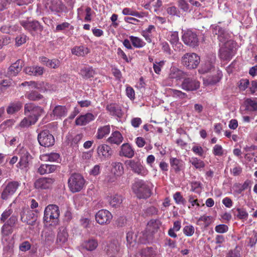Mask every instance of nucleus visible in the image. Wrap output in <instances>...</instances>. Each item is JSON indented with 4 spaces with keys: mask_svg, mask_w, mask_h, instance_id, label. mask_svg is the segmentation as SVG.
<instances>
[{
    "mask_svg": "<svg viewBox=\"0 0 257 257\" xmlns=\"http://www.w3.org/2000/svg\"><path fill=\"white\" fill-rule=\"evenodd\" d=\"M158 211V209L156 207L154 206H151L150 207L147 208L145 210V213L146 214V215L151 216L157 214Z\"/></svg>",
    "mask_w": 257,
    "mask_h": 257,
    "instance_id": "61",
    "label": "nucleus"
},
{
    "mask_svg": "<svg viewBox=\"0 0 257 257\" xmlns=\"http://www.w3.org/2000/svg\"><path fill=\"white\" fill-rule=\"evenodd\" d=\"M27 39V36L24 34L17 36L15 38L16 46L17 47L21 46L26 42Z\"/></svg>",
    "mask_w": 257,
    "mask_h": 257,
    "instance_id": "46",
    "label": "nucleus"
},
{
    "mask_svg": "<svg viewBox=\"0 0 257 257\" xmlns=\"http://www.w3.org/2000/svg\"><path fill=\"white\" fill-rule=\"evenodd\" d=\"M43 112V109L41 107L33 103H27L25 105V113L29 115L33 120L36 119V122Z\"/></svg>",
    "mask_w": 257,
    "mask_h": 257,
    "instance_id": "10",
    "label": "nucleus"
},
{
    "mask_svg": "<svg viewBox=\"0 0 257 257\" xmlns=\"http://www.w3.org/2000/svg\"><path fill=\"white\" fill-rule=\"evenodd\" d=\"M250 184L249 180H246L243 184L236 183L233 185L234 191L237 194H240L243 191L246 189Z\"/></svg>",
    "mask_w": 257,
    "mask_h": 257,
    "instance_id": "34",
    "label": "nucleus"
},
{
    "mask_svg": "<svg viewBox=\"0 0 257 257\" xmlns=\"http://www.w3.org/2000/svg\"><path fill=\"white\" fill-rule=\"evenodd\" d=\"M24 62L20 59L12 64L8 68L7 75L10 77L16 76L21 71Z\"/></svg>",
    "mask_w": 257,
    "mask_h": 257,
    "instance_id": "17",
    "label": "nucleus"
},
{
    "mask_svg": "<svg viewBox=\"0 0 257 257\" xmlns=\"http://www.w3.org/2000/svg\"><path fill=\"white\" fill-rule=\"evenodd\" d=\"M168 39L172 44H177L179 41L178 33L177 32H171L168 36Z\"/></svg>",
    "mask_w": 257,
    "mask_h": 257,
    "instance_id": "49",
    "label": "nucleus"
},
{
    "mask_svg": "<svg viewBox=\"0 0 257 257\" xmlns=\"http://www.w3.org/2000/svg\"><path fill=\"white\" fill-rule=\"evenodd\" d=\"M174 199L176 202L178 204H185L186 203V200L183 198L181 195L180 192H177L174 195Z\"/></svg>",
    "mask_w": 257,
    "mask_h": 257,
    "instance_id": "53",
    "label": "nucleus"
},
{
    "mask_svg": "<svg viewBox=\"0 0 257 257\" xmlns=\"http://www.w3.org/2000/svg\"><path fill=\"white\" fill-rule=\"evenodd\" d=\"M20 25L27 31L32 34L33 32L40 33L43 30V27L37 20L20 21Z\"/></svg>",
    "mask_w": 257,
    "mask_h": 257,
    "instance_id": "7",
    "label": "nucleus"
},
{
    "mask_svg": "<svg viewBox=\"0 0 257 257\" xmlns=\"http://www.w3.org/2000/svg\"><path fill=\"white\" fill-rule=\"evenodd\" d=\"M55 181L52 178L42 177L37 179L34 185L37 189H47L52 186Z\"/></svg>",
    "mask_w": 257,
    "mask_h": 257,
    "instance_id": "14",
    "label": "nucleus"
},
{
    "mask_svg": "<svg viewBox=\"0 0 257 257\" xmlns=\"http://www.w3.org/2000/svg\"><path fill=\"white\" fill-rule=\"evenodd\" d=\"M47 159L50 162H56L59 160L60 155L58 153H53L46 155Z\"/></svg>",
    "mask_w": 257,
    "mask_h": 257,
    "instance_id": "54",
    "label": "nucleus"
},
{
    "mask_svg": "<svg viewBox=\"0 0 257 257\" xmlns=\"http://www.w3.org/2000/svg\"><path fill=\"white\" fill-rule=\"evenodd\" d=\"M125 164L127 167L130 168L133 172L139 175L145 176L148 173V170L142 165L139 159L127 160L125 162Z\"/></svg>",
    "mask_w": 257,
    "mask_h": 257,
    "instance_id": "6",
    "label": "nucleus"
},
{
    "mask_svg": "<svg viewBox=\"0 0 257 257\" xmlns=\"http://www.w3.org/2000/svg\"><path fill=\"white\" fill-rule=\"evenodd\" d=\"M60 210L56 205L50 204L45 209L43 220L44 222L50 223L51 225L58 224Z\"/></svg>",
    "mask_w": 257,
    "mask_h": 257,
    "instance_id": "1",
    "label": "nucleus"
},
{
    "mask_svg": "<svg viewBox=\"0 0 257 257\" xmlns=\"http://www.w3.org/2000/svg\"><path fill=\"white\" fill-rule=\"evenodd\" d=\"M111 171L115 176H120L123 173V167L120 162H113L111 164Z\"/></svg>",
    "mask_w": 257,
    "mask_h": 257,
    "instance_id": "31",
    "label": "nucleus"
},
{
    "mask_svg": "<svg viewBox=\"0 0 257 257\" xmlns=\"http://www.w3.org/2000/svg\"><path fill=\"white\" fill-rule=\"evenodd\" d=\"M249 84L248 79H241L239 81V88L240 90H244L247 88Z\"/></svg>",
    "mask_w": 257,
    "mask_h": 257,
    "instance_id": "62",
    "label": "nucleus"
},
{
    "mask_svg": "<svg viewBox=\"0 0 257 257\" xmlns=\"http://www.w3.org/2000/svg\"><path fill=\"white\" fill-rule=\"evenodd\" d=\"M25 96L31 101L39 100L43 98V96L36 91H31L27 92Z\"/></svg>",
    "mask_w": 257,
    "mask_h": 257,
    "instance_id": "37",
    "label": "nucleus"
},
{
    "mask_svg": "<svg viewBox=\"0 0 257 257\" xmlns=\"http://www.w3.org/2000/svg\"><path fill=\"white\" fill-rule=\"evenodd\" d=\"M37 219V215L29 209H23L21 212V220L23 222L30 225H34Z\"/></svg>",
    "mask_w": 257,
    "mask_h": 257,
    "instance_id": "11",
    "label": "nucleus"
},
{
    "mask_svg": "<svg viewBox=\"0 0 257 257\" xmlns=\"http://www.w3.org/2000/svg\"><path fill=\"white\" fill-rule=\"evenodd\" d=\"M36 123V119L33 120L31 117L28 115V117H25L20 123V126L21 128H27L34 124Z\"/></svg>",
    "mask_w": 257,
    "mask_h": 257,
    "instance_id": "39",
    "label": "nucleus"
},
{
    "mask_svg": "<svg viewBox=\"0 0 257 257\" xmlns=\"http://www.w3.org/2000/svg\"><path fill=\"white\" fill-rule=\"evenodd\" d=\"M110 133V126L105 125L99 128L98 130L97 138L98 139H102L105 136L108 135Z\"/></svg>",
    "mask_w": 257,
    "mask_h": 257,
    "instance_id": "41",
    "label": "nucleus"
},
{
    "mask_svg": "<svg viewBox=\"0 0 257 257\" xmlns=\"http://www.w3.org/2000/svg\"><path fill=\"white\" fill-rule=\"evenodd\" d=\"M68 236V233L65 229H63L62 230L60 229L58 233L57 241L60 243H65L67 240Z\"/></svg>",
    "mask_w": 257,
    "mask_h": 257,
    "instance_id": "42",
    "label": "nucleus"
},
{
    "mask_svg": "<svg viewBox=\"0 0 257 257\" xmlns=\"http://www.w3.org/2000/svg\"><path fill=\"white\" fill-rule=\"evenodd\" d=\"M46 7L51 12L56 13L62 12L66 9L65 6L60 0L51 1L50 3H47Z\"/></svg>",
    "mask_w": 257,
    "mask_h": 257,
    "instance_id": "16",
    "label": "nucleus"
},
{
    "mask_svg": "<svg viewBox=\"0 0 257 257\" xmlns=\"http://www.w3.org/2000/svg\"><path fill=\"white\" fill-rule=\"evenodd\" d=\"M37 139L39 144L45 148L52 147L55 143L54 136L47 130L41 131L38 134Z\"/></svg>",
    "mask_w": 257,
    "mask_h": 257,
    "instance_id": "5",
    "label": "nucleus"
},
{
    "mask_svg": "<svg viewBox=\"0 0 257 257\" xmlns=\"http://www.w3.org/2000/svg\"><path fill=\"white\" fill-rule=\"evenodd\" d=\"M247 109L250 111L257 110V102L250 99L246 100Z\"/></svg>",
    "mask_w": 257,
    "mask_h": 257,
    "instance_id": "52",
    "label": "nucleus"
},
{
    "mask_svg": "<svg viewBox=\"0 0 257 257\" xmlns=\"http://www.w3.org/2000/svg\"><path fill=\"white\" fill-rule=\"evenodd\" d=\"M33 84V86L35 88L39 89L40 91H46L51 90L50 85L47 82H40L36 83L35 82H31Z\"/></svg>",
    "mask_w": 257,
    "mask_h": 257,
    "instance_id": "32",
    "label": "nucleus"
},
{
    "mask_svg": "<svg viewBox=\"0 0 257 257\" xmlns=\"http://www.w3.org/2000/svg\"><path fill=\"white\" fill-rule=\"evenodd\" d=\"M97 152L98 157L103 160L109 159L113 154V151L110 147L106 144L98 146Z\"/></svg>",
    "mask_w": 257,
    "mask_h": 257,
    "instance_id": "15",
    "label": "nucleus"
},
{
    "mask_svg": "<svg viewBox=\"0 0 257 257\" xmlns=\"http://www.w3.org/2000/svg\"><path fill=\"white\" fill-rule=\"evenodd\" d=\"M257 241V233L256 232H253V235L249 238V242L248 245L250 246L251 247H253L255 245Z\"/></svg>",
    "mask_w": 257,
    "mask_h": 257,
    "instance_id": "64",
    "label": "nucleus"
},
{
    "mask_svg": "<svg viewBox=\"0 0 257 257\" xmlns=\"http://www.w3.org/2000/svg\"><path fill=\"white\" fill-rule=\"evenodd\" d=\"M107 251L110 253L115 254L119 250V246L114 243H110L108 245Z\"/></svg>",
    "mask_w": 257,
    "mask_h": 257,
    "instance_id": "51",
    "label": "nucleus"
},
{
    "mask_svg": "<svg viewBox=\"0 0 257 257\" xmlns=\"http://www.w3.org/2000/svg\"><path fill=\"white\" fill-rule=\"evenodd\" d=\"M184 72L175 67H172L170 69L169 74V79L176 80H180L184 77Z\"/></svg>",
    "mask_w": 257,
    "mask_h": 257,
    "instance_id": "20",
    "label": "nucleus"
},
{
    "mask_svg": "<svg viewBox=\"0 0 257 257\" xmlns=\"http://www.w3.org/2000/svg\"><path fill=\"white\" fill-rule=\"evenodd\" d=\"M94 115L91 113H87L84 115H81L75 120V123L78 125H85L90 121L94 120Z\"/></svg>",
    "mask_w": 257,
    "mask_h": 257,
    "instance_id": "19",
    "label": "nucleus"
},
{
    "mask_svg": "<svg viewBox=\"0 0 257 257\" xmlns=\"http://www.w3.org/2000/svg\"><path fill=\"white\" fill-rule=\"evenodd\" d=\"M219 57L220 59L227 60H229L232 55V50L226 46L220 48L219 49Z\"/></svg>",
    "mask_w": 257,
    "mask_h": 257,
    "instance_id": "26",
    "label": "nucleus"
},
{
    "mask_svg": "<svg viewBox=\"0 0 257 257\" xmlns=\"http://www.w3.org/2000/svg\"><path fill=\"white\" fill-rule=\"evenodd\" d=\"M60 64V62L58 59H55L50 60L48 61V63L47 64V66L52 68H57L59 67Z\"/></svg>",
    "mask_w": 257,
    "mask_h": 257,
    "instance_id": "55",
    "label": "nucleus"
},
{
    "mask_svg": "<svg viewBox=\"0 0 257 257\" xmlns=\"http://www.w3.org/2000/svg\"><path fill=\"white\" fill-rule=\"evenodd\" d=\"M181 88L187 91L197 90L200 87V82L196 79L187 77L184 79L181 83Z\"/></svg>",
    "mask_w": 257,
    "mask_h": 257,
    "instance_id": "12",
    "label": "nucleus"
},
{
    "mask_svg": "<svg viewBox=\"0 0 257 257\" xmlns=\"http://www.w3.org/2000/svg\"><path fill=\"white\" fill-rule=\"evenodd\" d=\"M200 62V57L195 53H187L181 58V63L188 69H194Z\"/></svg>",
    "mask_w": 257,
    "mask_h": 257,
    "instance_id": "3",
    "label": "nucleus"
},
{
    "mask_svg": "<svg viewBox=\"0 0 257 257\" xmlns=\"http://www.w3.org/2000/svg\"><path fill=\"white\" fill-rule=\"evenodd\" d=\"M98 246L97 241L94 239H90L84 243V247L88 250L92 251L94 250Z\"/></svg>",
    "mask_w": 257,
    "mask_h": 257,
    "instance_id": "38",
    "label": "nucleus"
},
{
    "mask_svg": "<svg viewBox=\"0 0 257 257\" xmlns=\"http://www.w3.org/2000/svg\"><path fill=\"white\" fill-rule=\"evenodd\" d=\"M13 226L5 223L2 228V232L4 235L8 236L13 232Z\"/></svg>",
    "mask_w": 257,
    "mask_h": 257,
    "instance_id": "50",
    "label": "nucleus"
},
{
    "mask_svg": "<svg viewBox=\"0 0 257 257\" xmlns=\"http://www.w3.org/2000/svg\"><path fill=\"white\" fill-rule=\"evenodd\" d=\"M170 164L175 172H179L183 166V162L177 158H172L170 159Z\"/></svg>",
    "mask_w": 257,
    "mask_h": 257,
    "instance_id": "36",
    "label": "nucleus"
},
{
    "mask_svg": "<svg viewBox=\"0 0 257 257\" xmlns=\"http://www.w3.org/2000/svg\"><path fill=\"white\" fill-rule=\"evenodd\" d=\"M182 39L186 45L194 48L199 45V40L197 34L191 31H185L182 36Z\"/></svg>",
    "mask_w": 257,
    "mask_h": 257,
    "instance_id": "9",
    "label": "nucleus"
},
{
    "mask_svg": "<svg viewBox=\"0 0 257 257\" xmlns=\"http://www.w3.org/2000/svg\"><path fill=\"white\" fill-rule=\"evenodd\" d=\"M236 211L238 213L236 215V217L240 220H246L248 218V213L243 208H237Z\"/></svg>",
    "mask_w": 257,
    "mask_h": 257,
    "instance_id": "45",
    "label": "nucleus"
},
{
    "mask_svg": "<svg viewBox=\"0 0 257 257\" xmlns=\"http://www.w3.org/2000/svg\"><path fill=\"white\" fill-rule=\"evenodd\" d=\"M110 206L113 207L119 206L122 201V196L120 195L114 194L113 195L108 196L107 198Z\"/></svg>",
    "mask_w": 257,
    "mask_h": 257,
    "instance_id": "23",
    "label": "nucleus"
},
{
    "mask_svg": "<svg viewBox=\"0 0 257 257\" xmlns=\"http://www.w3.org/2000/svg\"><path fill=\"white\" fill-rule=\"evenodd\" d=\"M167 12L168 14L172 16H179V11L175 7H170L167 8Z\"/></svg>",
    "mask_w": 257,
    "mask_h": 257,
    "instance_id": "63",
    "label": "nucleus"
},
{
    "mask_svg": "<svg viewBox=\"0 0 257 257\" xmlns=\"http://www.w3.org/2000/svg\"><path fill=\"white\" fill-rule=\"evenodd\" d=\"M228 229V226L225 224H219L216 225L215 230V231L220 233H225L227 231Z\"/></svg>",
    "mask_w": 257,
    "mask_h": 257,
    "instance_id": "57",
    "label": "nucleus"
},
{
    "mask_svg": "<svg viewBox=\"0 0 257 257\" xmlns=\"http://www.w3.org/2000/svg\"><path fill=\"white\" fill-rule=\"evenodd\" d=\"M31 158V156L28 152H24L21 157L20 161L18 164L20 165V167L22 169L27 167Z\"/></svg>",
    "mask_w": 257,
    "mask_h": 257,
    "instance_id": "30",
    "label": "nucleus"
},
{
    "mask_svg": "<svg viewBox=\"0 0 257 257\" xmlns=\"http://www.w3.org/2000/svg\"><path fill=\"white\" fill-rule=\"evenodd\" d=\"M150 185L142 180H139L134 184L133 189L138 198L146 199L151 196L152 191Z\"/></svg>",
    "mask_w": 257,
    "mask_h": 257,
    "instance_id": "2",
    "label": "nucleus"
},
{
    "mask_svg": "<svg viewBox=\"0 0 257 257\" xmlns=\"http://www.w3.org/2000/svg\"><path fill=\"white\" fill-rule=\"evenodd\" d=\"M161 222L158 219H152L147 224V229L151 233H153L156 232L160 228Z\"/></svg>",
    "mask_w": 257,
    "mask_h": 257,
    "instance_id": "28",
    "label": "nucleus"
},
{
    "mask_svg": "<svg viewBox=\"0 0 257 257\" xmlns=\"http://www.w3.org/2000/svg\"><path fill=\"white\" fill-rule=\"evenodd\" d=\"M31 248V244L28 241H25L19 245V249L22 251H26Z\"/></svg>",
    "mask_w": 257,
    "mask_h": 257,
    "instance_id": "59",
    "label": "nucleus"
},
{
    "mask_svg": "<svg viewBox=\"0 0 257 257\" xmlns=\"http://www.w3.org/2000/svg\"><path fill=\"white\" fill-rule=\"evenodd\" d=\"M67 113V109L65 106L57 105L53 109L51 116H53L54 117L56 118H61L62 117H65Z\"/></svg>",
    "mask_w": 257,
    "mask_h": 257,
    "instance_id": "21",
    "label": "nucleus"
},
{
    "mask_svg": "<svg viewBox=\"0 0 257 257\" xmlns=\"http://www.w3.org/2000/svg\"><path fill=\"white\" fill-rule=\"evenodd\" d=\"M214 68V65L212 63L210 62H206L199 69V72L200 73H205L210 71L212 68Z\"/></svg>",
    "mask_w": 257,
    "mask_h": 257,
    "instance_id": "44",
    "label": "nucleus"
},
{
    "mask_svg": "<svg viewBox=\"0 0 257 257\" xmlns=\"http://www.w3.org/2000/svg\"><path fill=\"white\" fill-rule=\"evenodd\" d=\"M80 74L83 78L89 79L93 77L95 72L91 67H84L80 70Z\"/></svg>",
    "mask_w": 257,
    "mask_h": 257,
    "instance_id": "29",
    "label": "nucleus"
},
{
    "mask_svg": "<svg viewBox=\"0 0 257 257\" xmlns=\"http://www.w3.org/2000/svg\"><path fill=\"white\" fill-rule=\"evenodd\" d=\"M123 140L121 134L118 131L113 132L108 138L107 142L111 144L119 145Z\"/></svg>",
    "mask_w": 257,
    "mask_h": 257,
    "instance_id": "25",
    "label": "nucleus"
},
{
    "mask_svg": "<svg viewBox=\"0 0 257 257\" xmlns=\"http://www.w3.org/2000/svg\"><path fill=\"white\" fill-rule=\"evenodd\" d=\"M122 14L124 15H131L133 16H135L138 18H141L142 16L141 14L137 12H135L131 10V9L126 8H124L122 12Z\"/></svg>",
    "mask_w": 257,
    "mask_h": 257,
    "instance_id": "48",
    "label": "nucleus"
},
{
    "mask_svg": "<svg viewBox=\"0 0 257 257\" xmlns=\"http://www.w3.org/2000/svg\"><path fill=\"white\" fill-rule=\"evenodd\" d=\"M20 184L18 181H11L8 183L4 187L1 193V198L7 200L16 192Z\"/></svg>",
    "mask_w": 257,
    "mask_h": 257,
    "instance_id": "8",
    "label": "nucleus"
},
{
    "mask_svg": "<svg viewBox=\"0 0 257 257\" xmlns=\"http://www.w3.org/2000/svg\"><path fill=\"white\" fill-rule=\"evenodd\" d=\"M112 218L111 213L107 210L102 209L95 215V219L100 224H108Z\"/></svg>",
    "mask_w": 257,
    "mask_h": 257,
    "instance_id": "13",
    "label": "nucleus"
},
{
    "mask_svg": "<svg viewBox=\"0 0 257 257\" xmlns=\"http://www.w3.org/2000/svg\"><path fill=\"white\" fill-rule=\"evenodd\" d=\"M130 39L135 47L142 48L146 44L145 42L138 37L131 36L130 37Z\"/></svg>",
    "mask_w": 257,
    "mask_h": 257,
    "instance_id": "40",
    "label": "nucleus"
},
{
    "mask_svg": "<svg viewBox=\"0 0 257 257\" xmlns=\"http://www.w3.org/2000/svg\"><path fill=\"white\" fill-rule=\"evenodd\" d=\"M106 109L110 113L114 116L120 117L122 116V111L120 107L116 104L111 103L106 106Z\"/></svg>",
    "mask_w": 257,
    "mask_h": 257,
    "instance_id": "22",
    "label": "nucleus"
},
{
    "mask_svg": "<svg viewBox=\"0 0 257 257\" xmlns=\"http://www.w3.org/2000/svg\"><path fill=\"white\" fill-rule=\"evenodd\" d=\"M22 107V103L20 101L11 103L7 108V112L9 114H13L19 111Z\"/></svg>",
    "mask_w": 257,
    "mask_h": 257,
    "instance_id": "27",
    "label": "nucleus"
},
{
    "mask_svg": "<svg viewBox=\"0 0 257 257\" xmlns=\"http://www.w3.org/2000/svg\"><path fill=\"white\" fill-rule=\"evenodd\" d=\"M137 235L132 231H128L126 234V241L130 247H133L137 242Z\"/></svg>",
    "mask_w": 257,
    "mask_h": 257,
    "instance_id": "33",
    "label": "nucleus"
},
{
    "mask_svg": "<svg viewBox=\"0 0 257 257\" xmlns=\"http://www.w3.org/2000/svg\"><path fill=\"white\" fill-rule=\"evenodd\" d=\"M171 95L174 98L181 99L186 98L187 96L186 93L176 89H171Z\"/></svg>",
    "mask_w": 257,
    "mask_h": 257,
    "instance_id": "47",
    "label": "nucleus"
},
{
    "mask_svg": "<svg viewBox=\"0 0 257 257\" xmlns=\"http://www.w3.org/2000/svg\"><path fill=\"white\" fill-rule=\"evenodd\" d=\"M189 162L196 169H201L205 167L204 162L200 159H198L197 158H191Z\"/></svg>",
    "mask_w": 257,
    "mask_h": 257,
    "instance_id": "43",
    "label": "nucleus"
},
{
    "mask_svg": "<svg viewBox=\"0 0 257 257\" xmlns=\"http://www.w3.org/2000/svg\"><path fill=\"white\" fill-rule=\"evenodd\" d=\"M88 53V49L84 46L75 47L72 49V53L78 56H84Z\"/></svg>",
    "mask_w": 257,
    "mask_h": 257,
    "instance_id": "35",
    "label": "nucleus"
},
{
    "mask_svg": "<svg viewBox=\"0 0 257 257\" xmlns=\"http://www.w3.org/2000/svg\"><path fill=\"white\" fill-rule=\"evenodd\" d=\"M12 41V39L10 37L5 36L3 37L0 39V49H1L4 46L9 44Z\"/></svg>",
    "mask_w": 257,
    "mask_h": 257,
    "instance_id": "56",
    "label": "nucleus"
},
{
    "mask_svg": "<svg viewBox=\"0 0 257 257\" xmlns=\"http://www.w3.org/2000/svg\"><path fill=\"white\" fill-rule=\"evenodd\" d=\"M121 150L119 152L120 156L132 158L134 157L135 152L132 147L128 143H125L121 145Z\"/></svg>",
    "mask_w": 257,
    "mask_h": 257,
    "instance_id": "18",
    "label": "nucleus"
},
{
    "mask_svg": "<svg viewBox=\"0 0 257 257\" xmlns=\"http://www.w3.org/2000/svg\"><path fill=\"white\" fill-rule=\"evenodd\" d=\"M213 33L218 35V38L220 41L224 42L227 39V35L224 30L219 26H215L213 27Z\"/></svg>",
    "mask_w": 257,
    "mask_h": 257,
    "instance_id": "24",
    "label": "nucleus"
},
{
    "mask_svg": "<svg viewBox=\"0 0 257 257\" xmlns=\"http://www.w3.org/2000/svg\"><path fill=\"white\" fill-rule=\"evenodd\" d=\"M179 7L184 12H187L189 9V5L185 0L178 1Z\"/></svg>",
    "mask_w": 257,
    "mask_h": 257,
    "instance_id": "60",
    "label": "nucleus"
},
{
    "mask_svg": "<svg viewBox=\"0 0 257 257\" xmlns=\"http://www.w3.org/2000/svg\"><path fill=\"white\" fill-rule=\"evenodd\" d=\"M183 231L185 234L187 236H192L194 232V227L192 225L186 226L183 228Z\"/></svg>",
    "mask_w": 257,
    "mask_h": 257,
    "instance_id": "58",
    "label": "nucleus"
},
{
    "mask_svg": "<svg viewBox=\"0 0 257 257\" xmlns=\"http://www.w3.org/2000/svg\"><path fill=\"white\" fill-rule=\"evenodd\" d=\"M68 183L70 191L72 193H76L82 189L85 180L79 174H73L69 178Z\"/></svg>",
    "mask_w": 257,
    "mask_h": 257,
    "instance_id": "4",
    "label": "nucleus"
}]
</instances>
